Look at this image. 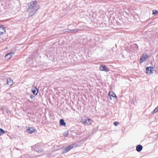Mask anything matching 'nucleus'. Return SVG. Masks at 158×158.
<instances>
[{
	"instance_id": "f257e3e1",
	"label": "nucleus",
	"mask_w": 158,
	"mask_h": 158,
	"mask_svg": "<svg viewBox=\"0 0 158 158\" xmlns=\"http://www.w3.org/2000/svg\"><path fill=\"white\" fill-rule=\"evenodd\" d=\"M29 6L27 11L29 13V16L31 17L34 15L40 8V6L37 4L36 1L31 2L28 4Z\"/></svg>"
},
{
	"instance_id": "f03ea898",
	"label": "nucleus",
	"mask_w": 158,
	"mask_h": 158,
	"mask_svg": "<svg viewBox=\"0 0 158 158\" xmlns=\"http://www.w3.org/2000/svg\"><path fill=\"white\" fill-rule=\"evenodd\" d=\"M81 121L85 125H89L91 124L92 120L91 119L88 118H87L84 117L81 119Z\"/></svg>"
},
{
	"instance_id": "7ed1b4c3",
	"label": "nucleus",
	"mask_w": 158,
	"mask_h": 158,
	"mask_svg": "<svg viewBox=\"0 0 158 158\" xmlns=\"http://www.w3.org/2000/svg\"><path fill=\"white\" fill-rule=\"evenodd\" d=\"M108 95L110 96V99L112 100L113 99L114 100H117V98L115 94L113 92H110L108 94Z\"/></svg>"
},
{
	"instance_id": "20e7f679",
	"label": "nucleus",
	"mask_w": 158,
	"mask_h": 158,
	"mask_svg": "<svg viewBox=\"0 0 158 158\" xmlns=\"http://www.w3.org/2000/svg\"><path fill=\"white\" fill-rule=\"evenodd\" d=\"M153 70L154 69L153 67H147L146 69V73L148 75H150L152 73H153Z\"/></svg>"
},
{
	"instance_id": "39448f33",
	"label": "nucleus",
	"mask_w": 158,
	"mask_h": 158,
	"mask_svg": "<svg viewBox=\"0 0 158 158\" xmlns=\"http://www.w3.org/2000/svg\"><path fill=\"white\" fill-rule=\"evenodd\" d=\"M148 55L147 54H143L142 55V57L140 58V60L141 61V62H143L145 61H146L148 57Z\"/></svg>"
},
{
	"instance_id": "423d86ee",
	"label": "nucleus",
	"mask_w": 158,
	"mask_h": 158,
	"mask_svg": "<svg viewBox=\"0 0 158 158\" xmlns=\"http://www.w3.org/2000/svg\"><path fill=\"white\" fill-rule=\"evenodd\" d=\"M6 32L5 27L3 26H0V35H2Z\"/></svg>"
},
{
	"instance_id": "0eeeda50",
	"label": "nucleus",
	"mask_w": 158,
	"mask_h": 158,
	"mask_svg": "<svg viewBox=\"0 0 158 158\" xmlns=\"http://www.w3.org/2000/svg\"><path fill=\"white\" fill-rule=\"evenodd\" d=\"M100 70L102 71H105L107 72L109 71V69L106 67L105 66L102 65H100Z\"/></svg>"
},
{
	"instance_id": "6e6552de",
	"label": "nucleus",
	"mask_w": 158,
	"mask_h": 158,
	"mask_svg": "<svg viewBox=\"0 0 158 158\" xmlns=\"http://www.w3.org/2000/svg\"><path fill=\"white\" fill-rule=\"evenodd\" d=\"M14 54V52H11L10 53H8L6 55L5 57L6 58V59L9 60L11 58L12 55H13Z\"/></svg>"
},
{
	"instance_id": "1a4fd4ad",
	"label": "nucleus",
	"mask_w": 158,
	"mask_h": 158,
	"mask_svg": "<svg viewBox=\"0 0 158 158\" xmlns=\"http://www.w3.org/2000/svg\"><path fill=\"white\" fill-rule=\"evenodd\" d=\"M143 149V147L141 145H138L136 147V150L138 152H140Z\"/></svg>"
},
{
	"instance_id": "9d476101",
	"label": "nucleus",
	"mask_w": 158,
	"mask_h": 158,
	"mask_svg": "<svg viewBox=\"0 0 158 158\" xmlns=\"http://www.w3.org/2000/svg\"><path fill=\"white\" fill-rule=\"evenodd\" d=\"M7 84L10 86L13 84V81L10 78H8L7 79Z\"/></svg>"
},
{
	"instance_id": "9b49d317",
	"label": "nucleus",
	"mask_w": 158,
	"mask_h": 158,
	"mask_svg": "<svg viewBox=\"0 0 158 158\" xmlns=\"http://www.w3.org/2000/svg\"><path fill=\"white\" fill-rule=\"evenodd\" d=\"M35 129L33 128L32 127H30L27 131V132L31 134L33 132H34L35 131Z\"/></svg>"
},
{
	"instance_id": "f8f14e48",
	"label": "nucleus",
	"mask_w": 158,
	"mask_h": 158,
	"mask_svg": "<svg viewBox=\"0 0 158 158\" xmlns=\"http://www.w3.org/2000/svg\"><path fill=\"white\" fill-rule=\"evenodd\" d=\"M60 126H65L66 123L64 122V120L63 119H61L60 121Z\"/></svg>"
},
{
	"instance_id": "ddd939ff",
	"label": "nucleus",
	"mask_w": 158,
	"mask_h": 158,
	"mask_svg": "<svg viewBox=\"0 0 158 158\" xmlns=\"http://www.w3.org/2000/svg\"><path fill=\"white\" fill-rule=\"evenodd\" d=\"M35 89L37 90V92H36V91L35 90H32V92L34 95H36L38 93V89L36 88Z\"/></svg>"
},
{
	"instance_id": "4468645a",
	"label": "nucleus",
	"mask_w": 158,
	"mask_h": 158,
	"mask_svg": "<svg viewBox=\"0 0 158 158\" xmlns=\"http://www.w3.org/2000/svg\"><path fill=\"white\" fill-rule=\"evenodd\" d=\"M5 133V131L2 128H0V135H1Z\"/></svg>"
},
{
	"instance_id": "2eb2a0df",
	"label": "nucleus",
	"mask_w": 158,
	"mask_h": 158,
	"mask_svg": "<svg viewBox=\"0 0 158 158\" xmlns=\"http://www.w3.org/2000/svg\"><path fill=\"white\" fill-rule=\"evenodd\" d=\"M69 135V131H67L64 132L63 133V135L65 137H67Z\"/></svg>"
},
{
	"instance_id": "dca6fc26",
	"label": "nucleus",
	"mask_w": 158,
	"mask_h": 158,
	"mask_svg": "<svg viewBox=\"0 0 158 158\" xmlns=\"http://www.w3.org/2000/svg\"><path fill=\"white\" fill-rule=\"evenodd\" d=\"M69 151V149H68V147H67L63 152V153H64L67 152L68 151Z\"/></svg>"
},
{
	"instance_id": "f3484780",
	"label": "nucleus",
	"mask_w": 158,
	"mask_h": 158,
	"mask_svg": "<svg viewBox=\"0 0 158 158\" xmlns=\"http://www.w3.org/2000/svg\"><path fill=\"white\" fill-rule=\"evenodd\" d=\"M69 151V149H68V147H67L63 152V153H64L67 152L68 151Z\"/></svg>"
},
{
	"instance_id": "a211bd4d",
	"label": "nucleus",
	"mask_w": 158,
	"mask_h": 158,
	"mask_svg": "<svg viewBox=\"0 0 158 158\" xmlns=\"http://www.w3.org/2000/svg\"><path fill=\"white\" fill-rule=\"evenodd\" d=\"M158 13V12L156 10H153V13L152 14L153 15H155L156 13Z\"/></svg>"
},
{
	"instance_id": "6ab92c4d",
	"label": "nucleus",
	"mask_w": 158,
	"mask_h": 158,
	"mask_svg": "<svg viewBox=\"0 0 158 158\" xmlns=\"http://www.w3.org/2000/svg\"><path fill=\"white\" fill-rule=\"evenodd\" d=\"M68 149H69V150H70L71 149H72L73 148V147L72 146H71V145H70L68 147Z\"/></svg>"
},
{
	"instance_id": "aec40b11",
	"label": "nucleus",
	"mask_w": 158,
	"mask_h": 158,
	"mask_svg": "<svg viewBox=\"0 0 158 158\" xmlns=\"http://www.w3.org/2000/svg\"><path fill=\"white\" fill-rule=\"evenodd\" d=\"M158 111V109L156 107L154 110L153 112L155 113H156Z\"/></svg>"
},
{
	"instance_id": "412c9836",
	"label": "nucleus",
	"mask_w": 158,
	"mask_h": 158,
	"mask_svg": "<svg viewBox=\"0 0 158 158\" xmlns=\"http://www.w3.org/2000/svg\"><path fill=\"white\" fill-rule=\"evenodd\" d=\"M119 124V123L118 122H114V124L115 126H116L117 125V124Z\"/></svg>"
},
{
	"instance_id": "4be33fe9",
	"label": "nucleus",
	"mask_w": 158,
	"mask_h": 158,
	"mask_svg": "<svg viewBox=\"0 0 158 158\" xmlns=\"http://www.w3.org/2000/svg\"><path fill=\"white\" fill-rule=\"evenodd\" d=\"M71 31H73L74 32H77L78 31V30L77 29H74V30H71Z\"/></svg>"
},
{
	"instance_id": "5701e85b",
	"label": "nucleus",
	"mask_w": 158,
	"mask_h": 158,
	"mask_svg": "<svg viewBox=\"0 0 158 158\" xmlns=\"http://www.w3.org/2000/svg\"><path fill=\"white\" fill-rule=\"evenodd\" d=\"M34 97V96L33 95H31L30 96V98L31 99H32Z\"/></svg>"
},
{
	"instance_id": "b1692460",
	"label": "nucleus",
	"mask_w": 158,
	"mask_h": 158,
	"mask_svg": "<svg viewBox=\"0 0 158 158\" xmlns=\"http://www.w3.org/2000/svg\"><path fill=\"white\" fill-rule=\"evenodd\" d=\"M36 151L38 152H42V150H38V151L37 150H36Z\"/></svg>"
}]
</instances>
